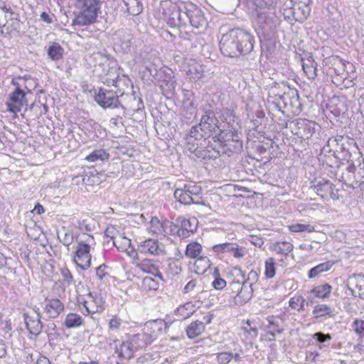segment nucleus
Returning a JSON list of instances; mask_svg holds the SVG:
<instances>
[{"instance_id":"obj_1","label":"nucleus","mask_w":364,"mask_h":364,"mask_svg":"<svg viewBox=\"0 0 364 364\" xmlns=\"http://www.w3.org/2000/svg\"><path fill=\"white\" fill-rule=\"evenodd\" d=\"M253 38L240 28L232 29L223 35L220 41L222 53L228 57H237L249 53L253 49Z\"/></svg>"},{"instance_id":"obj_2","label":"nucleus","mask_w":364,"mask_h":364,"mask_svg":"<svg viewBox=\"0 0 364 364\" xmlns=\"http://www.w3.org/2000/svg\"><path fill=\"white\" fill-rule=\"evenodd\" d=\"M167 328V323L161 319L155 320L146 323L142 333L133 335L130 338L135 350L136 351L139 349L151 345L157 337L156 331H160L163 328L166 329Z\"/></svg>"},{"instance_id":"obj_3","label":"nucleus","mask_w":364,"mask_h":364,"mask_svg":"<svg viewBox=\"0 0 364 364\" xmlns=\"http://www.w3.org/2000/svg\"><path fill=\"white\" fill-rule=\"evenodd\" d=\"M201 195V186L194 182L183 184L182 186L175 190L173 194L175 199L183 205L200 204L205 205L208 209H210V207L206 205L202 200Z\"/></svg>"},{"instance_id":"obj_4","label":"nucleus","mask_w":364,"mask_h":364,"mask_svg":"<svg viewBox=\"0 0 364 364\" xmlns=\"http://www.w3.org/2000/svg\"><path fill=\"white\" fill-rule=\"evenodd\" d=\"M217 139L223 149L221 152L228 156L237 154L242 149V141L240 134L235 129L220 130Z\"/></svg>"},{"instance_id":"obj_5","label":"nucleus","mask_w":364,"mask_h":364,"mask_svg":"<svg viewBox=\"0 0 364 364\" xmlns=\"http://www.w3.org/2000/svg\"><path fill=\"white\" fill-rule=\"evenodd\" d=\"M311 188L323 199H338V190L329 181L320 178L311 183Z\"/></svg>"},{"instance_id":"obj_6","label":"nucleus","mask_w":364,"mask_h":364,"mask_svg":"<svg viewBox=\"0 0 364 364\" xmlns=\"http://www.w3.org/2000/svg\"><path fill=\"white\" fill-rule=\"evenodd\" d=\"M95 102L104 109H114L121 106L124 107L119 101V96L112 90L100 88L98 92H95Z\"/></svg>"},{"instance_id":"obj_7","label":"nucleus","mask_w":364,"mask_h":364,"mask_svg":"<svg viewBox=\"0 0 364 364\" xmlns=\"http://www.w3.org/2000/svg\"><path fill=\"white\" fill-rule=\"evenodd\" d=\"M292 132L303 139L311 138L315 133L316 123L306 119H297L290 122Z\"/></svg>"},{"instance_id":"obj_8","label":"nucleus","mask_w":364,"mask_h":364,"mask_svg":"<svg viewBox=\"0 0 364 364\" xmlns=\"http://www.w3.org/2000/svg\"><path fill=\"white\" fill-rule=\"evenodd\" d=\"M233 274L236 277H242V286L240 291L234 297V302L236 305H243L247 303L252 297L253 290L252 288V283H249L248 281H245V274L242 269L235 267L233 268Z\"/></svg>"},{"instance_id":"obj_9","label":"nucleus","mask_w":364,"mask_h":364,"mask_svg":"<svg viewBox=\"0 0 364 364\" xmlns=\"http://www.w3.org/2000/svg\"><path fill=\"white\" fill-rule=\"evenodd\" d=\"M107 342L110 346H114L115 353L118 354L119 357L125 359H131L134 353L136 352L133 344L130 339L128 341H122L119 346L117 344L118 339L113 338L111 334L107 338Z\"/></svg>"},{"instance_id":"obj_10","label":"nucleus","mask_w":364,"mask_h":364,"mask_svg":"<svg viewBox=\"0 0 364 364\" xmlns=\"http://www.w3.org/2000/svg\"><path fill=\"white\" fill-rule=\"evenodd\" d=\"M90 246L85 242H79L74 261L76 264L82 269H87L91 264V255L90 253Z\"/></svg>"},{"instance_id":"obj_11","label":"nucleus","mask_w":364,"mask_h":364,"mask_svg":"<svg viewBox=\"0 0 364 364\" xmlns=\"http://www.w3.org/2000/svg\"><path fill=\"white\" fill-rule=\"evenodd\" d=\"M212 249L217 255L229 253L237 259L243 257L246 253L245 248L234 242H224L215 245Z\"/></svg>"},{"instance_id":"obj_12","label":"nucleus","mask_w":364,"mask_h":364,"mask_svg":"<svg viewBox=\"0 0 364 364\" xmlns=\"http://www.w3.org/2000/svg\"><path fill=\"white\" fill-rule=\"evenodd\" d=\"M346 284L352 296L364 299V275L353 274L348 278Z\"/></svg>"},{"instance_id":"obj_13","label":"nucleus","mask_w":364,"mask_h":364,"mask_svg":"<svg viewBox=\"0 0 364 364\" xmlns=\"http://www.w3.org/2000/svg\"><path fill=\"white\" fill-rule=\"evenodd\" d=\"M23 105H27L26 94L23 90L17 87L10 95V102L7 103L8 110L17 113L21 111Z\"/></svg>"},{"instance_id":"obj_14","label":"nucleus","mask_w":364,"mask_h":364,"mask_svg":"<svg viewBox=\"0 0 364 364\" xmlns=\"http://www.w3.org/2000/svg\"><path fill=\"white\" fill-rule=\"evenodd\" d=\"M218 113H215L212 109H208L204 111V114L200 119V126L203 127L205 132L210 134L215 132L217 129H219V120L216 116Z\"/></svg>"},{"instance_id":"obj_15","label":"nucleus","mask_w":364,"mask_h":364,"mask_svg":"<svg viewBox=\"0 0 364 364\" xmlns=\"http://www.w3.org/2000/svg\"><path fill=\"white\" fill-rule=\"evenodd\" d=\"M138 251L143 254L160 255L164 253V245L156 240L148 239L138 245Z\"/></svg>"},{"instance_id":"obj_16","label":"nucleus","mask_w":364,"mask_h":364,"mask_svg":"<svg viewBox=\"0 0 364 364\" xmlns=\"http://www.w3.org/2000/svg\"><path fill=\"white\" fill-rule=\"evenodd\" d=\"M43 308L48 318H55L64 311V304L58 299H46Z\"/></svg>"},{"instance_id":"obj_17","label":"nucleus","mask_w":364,"mask_h":364,"mask_svg":"<svg viewBox=\"0 0 364 364\" xmlns=\"http://www.w3.org/2000/svg\"><path fill=\"white\" fill-rule=\"evenodd\" d=\"M188 14L190 24L196 28L205 26L206 21L203 16L202 11L193 4L188 5Z\"/></svg>"},{"instance_id":"obj_18","label":"nucleus","mask_w":364,"mask_h":364,"mask_svg":"<svg viewBox=\"0 0 364 364\" xmlns=\"http://www.w3.org/2000/svg\"><path fill=\"white\" fill-rule=\"evenodd\" d=\"M25 323L30 333L35 336L38 335L43 328V323L41 321V316L39 313L38 315L31 316L28 314H23Z\"/></svg>"},{"instance_id":"obj_19","label":"nucleus","mask_w":364,"mask_h":364,"mask_svg":"<svg viewBox=\"0 0 364 364\" xmlns=\"http://www.w3.org/2000/svg\"><path fill=\"white\" fill-rule=\"evenodd\" d=\"M136 267L145 273L151 274L155 277H158L160 279L162 278V275L159 272L158 265L151 259H144L140 260L136 263Z\"/></svg>"},{"instance_id":"obj_20","label":"nucleus","mask_w":364,"mask_h":364,"mask_svg":"<svg viewBox=\"0 0 364 364\" xmlns=\"http://www.w3.org/2000/svg\"><path fill=\"white\" fill-rule=\"evenodd\" d=\"M210 141H207L206 139L200 142L201 149L198 151V158L203 159H216L220 156L221 151L217 150L212 145H210Z\"/></svg>"},{"instance_id":"obj_21","label":"nucleus","mask_w":364,"mask_h":364,"mask_svg":"<svg viewBox=\"0 0 364 364\" xmlns=\"http://www.w3.org/2000/svg\"><path fill=\"white\" fill-rule=\"evenodd\" d=\"M345 139L343 136H336V137L330 138L327 141L326 144L323 147V151L328 153L333 152V155H334L336 151H338V150L343 151L346 149L343 142Z\"/></svg>"},{"instance_id":"obj_22","label":"nucleus","mask_w":364,"mask_h":364,"mask_svg":"<svg viewBox=\"0 0 364 364\" xmlns=\"http://www.w3.org/2000/svg\"><path fill=\"white\" fill-rule=\"evenodd\" d=\"M188 12V6L176 8L172 13L171 18L174 21L173 24L177 26L186 25L189 19Z\"/></svg>"},{"instance_id":"obj_23","label":"nucleus","mask_w":364,"mask_h":364,"mask_svg":"<svg viewBox=\"0 0 364 364\" xmlns=\"http://www.w3.org/2000/svg\"><path fill=\"white\" fill-rule=\"evenodd\" d=\"M349 163L347 171L353 174L355 180L359 183H364V159L361 157L358 160V165L354 163Z\"/></svg>"},{"instance_id":"obj_24","label":"nucleus","mask_w":364,"mask_h":364,"mask_svg":"<svg viewBox=\"0 0 364 364\" xmlns=\"http://www.w3.org/2000/svg\"><path fill=\"white\" fill-rule=\"evenodd\" d=\"M185 70L191 80H197L201 78L204 73L203 66L196 61H192Z\"/></svg>"},{"instance_id":"obj_25","label":"nucleus","mask_w":364,"mask_h":364,"mask_svg":"<svg viewBox=\"0 0 364 364\" xmlns=\"http://www.w3.org/2000/svg\"><path fill=\"white\" fill-rule=\"evenodd\" d=\"M302 68L309 79L314 80L317 77V63L312 56L305 59L302 58Z\"/></svg>"},{"instance_id":"obj_26","label":"nucleus","mask_w":364,"mask_h":364,"mask_svg":"<svg viewBox=\"0 0 364 364\" xmlns=\"http://www.w3.org/2000/svg\"><path fill=\"white\" fill-rule=\"evenodd\" d=\"M337 312L335 311V309L331 308V306L322 304H318L314 306V309L312 311V314L316 318H321L326 316H328L330 318H333L336 316Z\"/></svg>"},{"instance_id":"obj_27","label":"nucleus","mask_w":364,"mask_h":364,"mask_svg":"<svg viewBox=\"0 0 364 364\" xmlns=\"http://www.w3.org/2000/svg\"><path fill=\"white\" fill-rule=\"evenodd\" d=\"M196 310V306L192 302H187L181 305L175 311L178 319H186L189 318Z\"/></svg>"},{"instance_id":"obj_28","label":"nucleus","mask_w":364,"mask_h":364,"mask_svg":"<svg viewBox=\"0 0 364 364\" xmlns=\"http://www.w3.org/2000/svg\"><path fill=\"white\" fill-rule=\"evenodd\" d=\"M280 98L282 100L286 107L288 105L291 107L292 113H299L301 111V105L299 100V95L297 92H295L291 98L287 95L280 96Z\"/></svg>"},{"instance_id":"obj_29","label":"nucleus","mask_w":364,"mask_h":364,"mask_svg":"<svg viewBox=\"0 0 364 364\" xmlns=\"http://www.w3.org/2000/svg\"><path fill=\"white\" fill-rule=\"evenodd\" d=\"M274 9H255V19L259 26L263 28L270 20V14Z\"/></svg>"},{"instance_id":"obj_30","label":"nucleus","mask_w":364,"mask_h":364,"mask_svg":"<svg viewBox=\"0 0 364 364\" xmlns=\"http://www.w3.org/2000/svg\"><path fill=\"white\" fill-rule=\"evenodd\" d=\"M205 326L202 321H196L192 322L186 328V333L188 338H194L200 336L204 331Z\"/></svg>"},{"instance_id":"obj_31","label":"nucleus","mask_w":364,"mask_h":364,"mask_svg":"<svg viewBox=\"0 0 364 364\" xmlns=\"http://www.w3.org/2000/svg\"><path fill=\"white\" fill-rule=\"evenodd\" d=\"M98 10V1L97 0H85L82 11L95 21Z\"/></svg>"},{"instance_id":"obj_32","label":"nucleus","mask_w":364,"mask_h":364,"mask_svg":"<svg viewBox=\"0 0 364 364\" xmlns=\"http://www.w3.org/2000/svg\"><path fill=\"white\" fill-rule=\"evenodd\" d=\"M203 248L198 242H192L189 243L186 248L185 255L189 259H196L199 257L202 252Z\"/></svg>"},{"instance_id":"obj_33","label":"nucleus","mask_w":364,"mask_h":364,"mask_svg":"<svg viewBox=\"0 0 364 364\" xmlns=\"http://www.w3.org/2000/svg\"><path fill=\"white\" fill-rule=\"evenodd\" d=\"M210 266V259L205 256H200L196 259L194 272L197 274H204Z\"/></svg>"},{"instance_id":"obj_34","label":"nucleus","mask_w":364,"mask_h":364,"mask_svg":"<svg viewBox=\"0 0 364 364\" xmlns=\"http://www.w3.org/2000/svg\"><path fill=\"white\" fill-rule=\"evenodd\" d=\"M333 265V262L327 261L311 268L309 272V278H315L320 274L328 271Z\"/></svg>"},{"instance_id":"obj_35","label":"nucleus","mask_w":364,"mask_h":364,"mask_svg":"<svg viewBox=\"0 0 364 364\" xmlns=\"http://www.w3.org/2000/svg\"><path fill=\"white\" fill-rule=\"evenodd\" d=\"M267 320L269 323L267 326V333L272 336V338H269V341H274L275 339L276 333H282L283 329L280 328L279 323L274 321L273 316L268 317Z\"/></svg>"},{"instance_id":"obj_36","label":"nucleus","mask_w":364,"mask_h":364,"mask_svg":"<svg viewBox=\"0 0 364 364\" xmlns=\"http://www.w3.org/2000/svg\"><path fill=\"white\" fill-rule=\"evenodd\" d=\"M109 156V154L105 150L100 149L94 150L86 156L85 159L89 162L103 161L107 160Z\"/></svg>"},{"instance_id":"obj_37","label":"nucleus","mask_w":364,"mask_h":364,"mask_svg":"<svg viewBox=\"0 0 364 364\" xmlns=\"http://www.w3.org/2000/svg\"><path fill=\"white\" fill-rule=\"evenodd\" d=\"M57 235L59 241L65 246H69L73 242V234L65 227L58 230Z\"/></svg>"},{"instance_id":"obj_38","label":"nucleus","mask_w":364,"mask_h":364,"mask_svg":"<svg viewBox=\"0 0 364 364\" xmlns=\"http://www.w3.org/2000/svg\"><path fill=\"white\" fill-rule=\"evenodd\" d=\"M89 301L95 304L96 308L95 309H91L92 314L101 312L103 310V306L105 304V301L101 295H97V294H93L90 292L88 294Z\"/></svg>"},{"instance_id":"obj_39","label":"nucleus","mask_w":364,"mask_h":364,"mask_svg":"<svg viewBox=\"0 0 364 364\" xmlns=\"http://www.w3.org/2000/svg\"><path fill=\"white\" fill-rule=\"evenodd\" d=\"M331 289L332 288L331 285H329L328 284H325L314 287L311 291V293L313 294L316 297L325 299L329 296L331 291Z\"/></svg>"},{"instance_id":"obj_40","label":"nucleus","mask_w":364,"mask_h":364,"mask_svg":"<svg viewBox=\"0 0 364 364\" xmlns=\"http://www.w3.org/2000/svg\"><path fill=\"white\" fill-rule=\"evenodd\" d=\"M127 10L129 14L136 16L142 11V5L139 0L124 1Z\"/></svg>"},{"instance_id":"obj_41","label":"nucleus","mask_w":364,"mask_h":364,"mask_svg":"<svg viewBox=\"0 0 364 364\" xmlns=\"http://www.w3.org/2000/svg\"><path fill=\"white\" fill-rule=\"evenodd\" d=\"M273 249L277 254L287 255L293 250V245L286 241L277 242L273 245Z\"/></svg>"},{"instance_id":"obj_42","label":"nucleus","mask_w":364,"mask_h":364,"mask_svg":"<svg viewBox=\"0 0 364 364\" xmlns=\"http://www.w3.org/2000/svg\"><path fill=\"white\" fill-rule=\"evenodd\" d=\"M82 323V317L80 315L73 313L68 314L64 322L65 326L69 328L80 326Z\"/></svg>"},{"instance_id":"obj_43","label":"nucleus","mask_w":364,"mask_h":364,"mask_svg":"<svg viewBox=\"0 0 364 364\" xmlns=\"http://www.w3.org/2000/svg\"><path fill=\"white\" fill-rule=\"evenodd\" d=\"M63 48L56 43H53L48 49V55L53 60H58L62 58Z\"/></svg>"},{"instance_id":"obj_44","label":"nucleus","mask_w":364,"mask_h":364,"mask_svg":"<svg viewBox=\"0 0 364 364\" xmlns=\"http://www.w3.org/2000/svg\"><path fill=\"white\" fill-rule=\"evenodd\" d=\"M113 245L121 252H127L132 247L131 240L122 235L114 240Z\"/></svg>"},{"instance_id":"obj_45","label":"nucleus","mask_w":364,"mask_h":364,"mask_svg":"<svg viewBox=\"0 0 364 364\" xmlns=\"http://www.w3.org/2000/svg\"><path fill=\"white\" fill-rule=\"evenodd\" d=\"M209 134H210L208 132H205L203 127H200L198 124L191 128L188 136H192L193 139L203 141V140L205 139L206 136H208Z\"/></svg>"},{"instance_id":"obj_46","label":"nucleus","mask_w":364,"mask_h":364,"mask_svg":"<svg viewBox=\"0 0 364 364\" xmlns=\"http://www.w3.org/2000/svg\"><path fill=\"white\" fill-rule=\"evenodd\" d=\"M185 140L186 148L198 157V151L201 149L200 144L198 143L200 141L193 139L192 136H187Z\"/></svg>"},{"instance_id":"obj_47","label":"nucleus","mask_w":364,"mask_h":364,"mask_svg":"<svg viewBox=\"0 0 364 364\" xmlns=\"http://www.w3.org/2000/svg\"><path fill=\"white\" fill-rule=\"evenodd\" d=\"M132 36L129 33H124L120 38L119 46L124 53H128L131 51L132 45Z\"/></svg>"},{"instance_id":"obj_48","label":"nucleus","mask_w":364,"mask_h":364,"mask_svg":"<svg viewBox=\"0 0 364 364\" xmlns=\"http://www.w3.org/2000/svg\"><path fill=\"white\" fill-rule=\"evenodd\" d=\"M289 229L292 232H312L315 231L314 227L310 224H293L289 226Z\"/></svg>"},{"instance_id":"obj_49","label":"nucleus","mask_w":364,"mask_h":364,"mask_svg":"<svg viewBox=\"0 0 364 364\" xmlns=\"http://www.w3.org/2000/svg\"><path fill=\"white\" fill-rule=\"evenodd\" d=\"M306 299L301 296H294L290 299L289 304V306L293 309H296L298 311L304 310Z\"/></svg>"},{"instance_id":"obj_50","label":"nucleus","mask_w":364,"mask_h":364,"mask_svg":"<svg viewBox=\"0 0 364 364\" xmlns=\"http://www.w3.org/2000/svg\"><path fill=\"white\" fill-rule=\"evenodd\" d=\"M94 20L82 11L75 18L73 25L85 26L92 23Z\"/></svg>"},{"instance_id":"obj_51","label":"nucleus","mask_w":364,"mask_h":364,"mask_svg":"<svg viewBox=\"0 0 364 364\" xmlns=\"http://www.w3.org/2000/svg\"><path fill=\"white\" fill-rule=\"evenodd\" d=\"M275 261L272 257H269L265 261V272L264 274L267 278H273L275 275Z\"/></svg>"},{"instance_id":"obj_52","label":"nucleus","mask_w":364,"mask_h":364,"mask_svg":"<svg viewBox=\"0 0 364 364\" xmlns=\"http://www.w3.org/2000/svg\"><path fill=\"white\" fill-rule=\"evenodd\" d=\"M76 227L83 233L93 230L94 225L91 220H77Z\"/></svg>"},{"instance_id":"obj_53","label":"nucleus","mask_w":364,"mask_h":364,"mask_svg":"<svg viewBox=\"0 0 364 364\" xmlns=\"http://www.w3.org/2000/svg\"><path fill=\"white\" fill-rule=\"evenodd\" d=\"M176 228V227L172 222L168 220L162 222L159 235H166L171 234Z\"/></svg>"},{"instance_id":"obj_54","label":"nucleus","mask_w":364,"mask_h":364,"mask_svg":"<svg viewBox=\"0 0 364 364\" xmlns=\"http://www.w3.org/2000/svg\"><path fill=\"white\" fill-rule=\"evenodd\" d=\"M0 10L5 13V17L9 19H15L18 14L14 12L10 6L7 7L5 2L0 1Z\"/></svg>"},{"instance_id":"obj_55","label":"nucleus","mask_w":364,"mask_h":364,"mask_svg":"<svg viewBox=\"0 0 364 364\" xmlns=\"http://www.w3.org/2000/svg\"><path fill=\"white\" fill-rule=\"evenodd\" d=\"M255 9H274V0H255Z\"/></svg>"},{"instance_id":"obj_56","label":"nucleus","mask_w":364,"mask_h":364,"mask_svg":"<svg viewBox=\"0 0 364 364\" xmlns=\"http://www.w3.org/2000/svg\"><path fill=\"white\" fill-rule=\"evenodd\" d=\"M233 357V353L221 352L217 354V360L220 364H228Z\"/></svg>"},{"instance_id":"obj_57","label":"nucleus","mask_w":364,"mask_h":364,"mask_svg":"<svg viewBox=\"0 0 364 364\" xmlns=\"http://www.w3.org/2000/svg\"><path fill=\"white\" fill-rule=\"evenodd\" d=\"M142 284L143 287L148 290H155L158 288L159 285L158 283L155 281V279L151 277H144Z\"/></svg>"},{"instance_id":"obj_58","label":"nucleus","mask_w":364,"mask_h":364,"mask_svg":"<svg viewBox=\"0 0 364 364\" xmlns=\"http://www.w3.org/2000/svg\"><path fill=\"white\" fill-rule=\"evenodd\" d=\"M161 222L156 218L152 217L150 221V232L153 234H160Z\"/></svg>"},{"instance_id":"obj_59","label":"nucleus","mask_w":364,"mask_h":364,"mask_svg":"<svg viewBox=\"0 0 364 364\" xmlns=\"http://www.w3.org/2000/svg\"><path fill=\"white\" fill-rule=\"evenodd\" d=\"M214 274H216L218 277H216L213 282V287L216 289H223L226 285V282L219 277V272L218 269H215Z\"/></svg>"},{"instance_id":"obj_60","label":"nucleus","mask_w":364,"mask_h":364,"mask_svg":"<svg viewBox=\"0 0 364 364\" xmlns=\"http://www.w3.org/2000/svg\"><path fill=\"white\" fill-rule=\"evenodd\" d=\"M121 325L122 320L117 316H114L109 322V328L112 331H117L119 329Z\"/></svg>"},{"instance_id":"obj_61","label":"nucleus","mask_w":364,"mask_h":364,"mask_svg":"<svg viewBox=\"0 0 364 364\" xmlns=\"http://www.w3.org/2000/svg\"><path fill=\"white\" fill-rule=\"evenodd\" d=\"M196 288H197V282L195 279H192L190 282H188L186 284V285L184 287L183 293V294H189V293L193 291V290Z\"/></svg>"},{"instance_id":"obj_62","label":"nucleus","mask_w":364,"mask_h":364,"mask_svg":"<svg viewBox=\"0 0 364 364\" xmlns=\"http://www.w3.org/2000/svg\"><path fill=\"white\" fill-rule=\"evenodd\" d=\"M314 338L319 343H325L326 341L331 339V336L330 334H325L322 332H318L314 335Z\"/></svg>"},{"instance_id":"obj_63","label":"nucleus","mask_w":364,"mask_h":364,"mask_svg":"<svg viewBox=\"0 0 364 364\" xmlns=\"http://www.w3.org/2000/svg\"><path fill=\"white\" fill-rule=\"evenodd\" d=\"M61 274L63 277V280L65 282L68 283V284L72 282L73 276L68 269H67V268L62 269Z\"/></svg>"},{"instance_id":"obj_64","label":"nucleus","mask_w":364,"mask_h":364,"mask_svg":"<svg viewBox=\"0 0 364 364\" xmlns=\"http://www.w3.org/2000/svg\"><path fill=\"white\" fill-rule=\"evenodd\" d=\"M354 326L355 331L364 336V321H355Z\"/></svg>"}]
</instances>
